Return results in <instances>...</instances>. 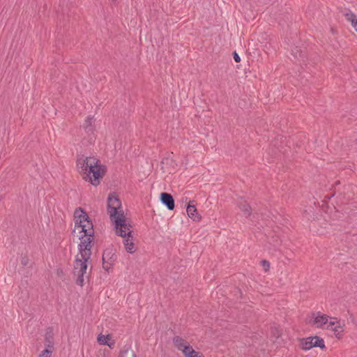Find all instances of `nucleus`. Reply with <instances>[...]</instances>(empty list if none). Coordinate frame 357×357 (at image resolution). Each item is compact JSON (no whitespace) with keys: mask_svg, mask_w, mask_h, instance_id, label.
<instances>
[{"mask_svg":"<svg viewBox=\"0 0 357 357\" xmlns=\"http://www.w3.org/2000/svg\"><path fill=\"white\" fill-rule=\"evenodd\" d=\"M93 121H94L93 116H89L86 119L83 126L86 131H91L92 130L91 126H92Z\"/></svg>","mask_w":357,"mask_h":357,"instance_id":"nucleus-16","label":"nucleus"},{"mask_svg":"<svg viewBox=\"0 0 357 357\" xmlns=\"http://www.w3.org/2000/svg\"><path fill=\"white\" fill-rule=\"evenodd\" d=\"M107 211L111 221L114 225L115 229L125 226L126 220L121 206V202L115 193L110 194L107 198Z\"/></svg>","mask_w":357,"mask_h":357,"instance_id":"nucleus-3","label":"nucleus"},{"mask_svg":"<svg viewBox=\"0 0 357 357\" xmlns=\"http://www.w3.org/2000/svg\"><path fill=\"white\" fill-rule=\"evenodd\" d=\"M116 233L123 238V244L126 251L129 253L135 252V246L133 243V236L131 234L130 225L125 222V226L115 229Z\"/></svg>","mask_w":357,"mask_h":357,"instance_id":"nucleus-4","label":"nucleus"},{"mask_svg":"<svg viewBox=\"0 0 357 357\" xmlns=\"http://www.w3.org/2000/svg\"><path fill=\"white\" fill-rule=\"evenodd\" d=\"M291 52L295 59L298 61L303 60L305 52L301 50V46H292Z\"/></svg>","mask_w":357,"mask_h":357,"instance_id":"nucleus-9","label":"nucleus"},{"mask_svg":"<svg viewBox=\"0 0 357 357\" xmlns=\"http://www.w3.org/2000/svg\"><path fill=\"white\" fill-rule=\"evenodd\" d=\"M345 322L337 317H331L325 330L331 331L337 339H341L344 332Z\"/></svg>","mask_w":357,"mask_h":357,"instance_id":"nucleus-5","label":"nucleus"},{"mask_svg":"<svg viewBox=\"0 0 357 357\" xmlns=\"http://www.w3.org/2000/svg\"><path fill=\"white\" fill-rule=\"evenodd\" d=\"M77 166L86 181L97 186L106 172V168L94 157L81 156L77 160Z\"/></svg>","mask_w":357,"mask_h":357,"instance_id":"nucleus-2","label":"nucleus"},{"mask_svg":"<svg viewBox=\"0 0 357 357\" xmlns=\"http://www.w3.org/2000/svg\"><path fill=\"white\" fill-rule=\"evenodd\" d=\"M110 254L111 252H109V250H105L102 254V267L106 271H109L112 266V262H109V261H107V257Z\"/></svg>","mask_w":357,"mask_h":357,"instance_id":"nucleus-13","label":"nucleus"},{"mask_svg":"<svg viewBox=\"0 0 357 357\" xmlns=\"http://www.w3.org/2000/svg\"><path fill=\"white\" fill-rule=\"evenodd\" d=\"M186 211L189 218H190L193 220L196 221L200 220V217L197 213V208L195 206V205L188 204Z\"/></svg>","mask_w":357,"mask_h":357,"instance_id":"nucleus-10","label":"nucleus"},{"mask_svg":"<svg viewBox=\"0 0 357 357\" xmlns=\"http://www.w3.org/2000/svg\"><path fill=\"white\" fill-rule=\"evenodd\" d=\"M261 265H262L263 268H264V270L266 271H268L269 267H270L269 262L268 261H266V260H263L261 261Z\"/></svg>","mask_w":357,"mask_h":357,"instance_id":"nucleus-21","label":"nucleus"},{"mask_svg":"<svg viewBox=\"0 0 357 357\" xmlns=\"http://www.w3.org/2000/svg\"><path fill=\"white\" fill-rule=\"evenodd\" d=\"M75 229L82 234L79 236L80 243L78 245L79 252L76 255L73 274L77 277V284L82 287L84 278H87V270L89 260L91 256L92 242L93 240L94 230L91 221L88 215L83 209L78 208L74 213Z\"/></svg>","mask_w":357,"mask_h":357,"instance_id":"nucleus-1","label":"nucleus"},{"mask_svg":"<svg viewBox=\"0 0 357 357\" xmlns=\"http://www.w3.org/2000/svg\"><path fill=\"white\" fill-rule=\"evenodd\" d=\"M238 207L246 218L250 216L251 208L248 204L246 202V201H241L238 203Z\"/></svg>","mask_w":357,"mask_h":357,"instance_id":"nucleus-12","label":"nucleus"},{"mask_svg":"<svg viewBox=\"0 0 357 357\" xmlns=\"http://www.w3.org/2000/svg\"><path fill=\"white\" fill-rule=\"evenodd\" d=\"M233 58L234 59V61L236 62V63H238L241 61V57L240 56L236 53V52H234L233 53Z\"/></svg>","mask_w":357,"mask_h":357,"instance_id":"nucleus-22","label":"nucleus"},{"mask_svg":"<svg viewBox=\"0 0 357 357\" xmlns=\"http://www.w3.org/2000/svg\"><path fill=\"white\" fill-rule=\"evenodd\" d=\"M343 15L347 21L351 22L352 26L357 24L356 16L349 10H345L343 12Z\"/></svg>","mask_w":357,"mask_h":357,"instance_id":"nucleus-11","label":"nucleus"},{"mask_svg":"<svg viewBox=\"0 0 357 357\" xmlns=\"http://www.w3.org/2000/svg\"><path fill=\"white\" fill-rule=\"evenodd\" d=\"M109 251L112 252V250H109ZM115 260H116V258H115L114 255L112 253L107 257V261H109V262H112V265H113L114 262L115 261Z\"/></svg>","mask_w":357,"mask_h":357,"instance_id":"nucleus-19","label":"nucleus"},{"mask_svg":"<svg viewBox=\"0 0 357 357\" xmlns=\"http://www.w3.org/2000/svg\"><path fill=\"white\" fill-rule=\"evenodd\" d=\"M174 346L178 349L181 350L184 355L188 354L193 353V349L190 346L189 343L184 339L179 336H176L173 339Z\"/></svg>","mask_w":357,"mask_h":357,"instance_id":"nucleus-7","label":"nucleus"},{"mask_svg":"<svg viewBox=\"0 0 357 357\" xmlns=\"http://www.w3.org/2000/svg\"><path fill=\"white\" fill-rule=\"evenodd\" d=\"M22 263L24 266H26V261L24 259H22Z\"/></svg>","mask_w":357,"mask_h":357,"instance_id":"nucleus-24","label":"nucleus"},{"mask_svg":"<svg viewBox=\"0 0 357 357\" xmlns=\"http://www.w3.org/2000/svg\"><path fill=\"white\" fill-rule=\"evenodd\" d=\"M126 351H123L121 353V357H124V356L126 354Z\"/></svg>","mask_w":357,"mask_h":357,"instance_id":"nucleus-23","label":"nucleus"},{"mask_svg":"<svg viewBox=\"0 0 357 357\" xmlns=\"http://www.w3.org/2000/svg\"><path fill=\"white\" fill-rule=\"evenodd\" d=\"M279 336H280L279 331H277V337H278Z\"/></svg>","mask_w":357,"mask_h":357,"instance_id":"nucleus-26","label":"nucleus"},{"mask_svg":"<svg viewBox=\"0 0 357 357\" xmlns=\"http://www.w3.org/2000/svg\"><path fill=\"white\" fill-rule=\"evenodd\" d=\"M354 29L356 30V31L357 32V24H355L354 26Z\"/></svg>","mask_w":357,"mask_h":357,"instance_id":"nucleus-25","label":"nucleus"},{"mask_svg":"<svg viewBox=\"0 0 357 357\" xmlns=\"http://www.w3.org/2000/svg\"><path fill=\"white\" fill-rule=\"evenodd\" d=\"M312 337L304 338L301 340V348L303 350H309L314 347Z\"/></svg>","mask_w":357,"mask_h":357,"instance_id":"nucleus-14","label":"nucleus"},{"mask_svg":"<svg viewBox=\"0 0 357 357\" xmlns=\"http://www.w3.org/2000/svg\"><path fill=\"white\" fill-rule=\"evenodd\" d=\"M133 357H135V355L133 354Z\"/></svg>","mask_w":357,"mask_h":357,"instance_id":"nucleus-27","label":"nucleus"},{"mask_svg":"<svg viewBox=\"0 0 357 357\" xmlns=\"http://www.w3.org/2000/svg\"><path fill=\"white\" fill-rule=\"evenodd\" d=\"M312 339H313L312 344H314V347H319L321 349L325 348L324 341L322 338L318 336H314L312 337Z\"/></svg>","mask_w":357,"mask_h":357,"instance_id":"nucleus-15","label":"nucleus"},{"mask_svg":"<svg viewBox=\"0 0 357 357\" xmlns=\"http://www.w3.org/2000/svg\"><path fill=\"white\" fill-rule=\"evenodd\" d=\"M185 357H201V356H199V354L197 352H196L194 349H193V353L188 354V352H187L185 354Z\"/></svg>","mask_w":357,"mask_h":357,"instance_id":"nucleus-20","label":"nucleus"},{"mask_svg":"<svg viewBox=\"0 0 357 357\" xmlns=\"http://www.w3.org/2000/svg\"><path fill=\"white\" fill-rule=\"evenodd\" d=\"M52 351L46 349L41 352V354L39 355V357H50Z\"/></svg>","mask_w":357,"mask_h":357,"instance_id":"nucleus-18","label":"nucleus"},{"mask_svg":"<svg viewBox=\"0 0 357 357\" xmlns=\"http://www.w3.org/2000/svg\"><path fill=\"white\" fill-rule=\"evenodd\" d=\"M331 317L321 312H313L310 323L316 328L325 330Z\"/></svg>","mask_w":357,"mask_h":357,"instance_id":"nucleus-6","label":"nucleus"},{"mask_svg":"<svg viewBox=\"0 0 357 357\" xmlns=\"http://www.w3.org/2000/svg\"><path fill=\"white\" fill-rule=\"evenodd\" d=\"M108 335L107 336H105L103 335H100L98 337V342L100 344H102V345H106V344H107V340L108 339Z\"/></svg>","mask_w":357,"mask_h":357,"instance_id":"nucleus-17","label":"nucleus"},{"mask_svg":"<svg viewBox=\"0 0 357 357\" xmlns=\"http://www.w3.org/2000/svg\"><path fill=\"white\" fill-rule=\"evenodd\" d=\"M160 201L169 210L172 211L174 208V200L172 195L162 192L160 194Z\"/></svg>","mask_w":357,"mask_h":357,"instance_id":"nucleus-8","label":"nucleus"}]
</instances>
